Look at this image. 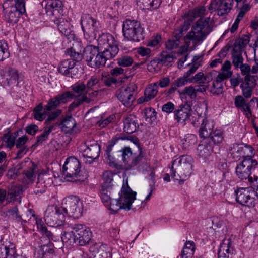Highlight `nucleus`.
<instances>
[{"mask_svg":"<svg viewBox=\"0 0 258 258\" xmlns=\"http://www.w3.org/2000/svg\"><path fill=\"white\" fill-rule=\"evenodd\" d=\"M194 159L188 155L179 156L173 160L170 169V174L172 178L179 180V183L189 178L191 174Z\"/></svg>","mask_w":258,"mask_h":258,"instance_id":"obj_1","label":"nucleus"},{"mask_svg":"<svg viewBox=\"0 0 258 258\" xmlns=\"http://www.w3.org/2000/svg\"><path fill=\"white\" fill-rule=\"evenodd\" d=\"M213 21L209 17L201 18L184 37V41L186 43L192 41L195 44L203 41L212 30Z\"/></svg>","mask_w":258,"mask_h":258,"instance_id":"obj_2","label":"nucleus"},{"mask_svg":"<svg viewBox=\"0 0 258 258\" xmlns=\"http://www.w3.org/2000/svg\"><path fill=\"white\" fill-rule=\"evenodd\" d=\"M3 8L6 21L11 24L17 23L20 17L26 13L24 0H7Z\"/></svg>","mask_w":258,"mask_h":258,"instance_id":"obj_3","label":"nucleus"},{"mask_svg":"<svg viewBox=\"0 0 258 258\" xmlns=\"http://www.w3.org/2000/svg\"><path fill=\"white\" fill-rule=\"evenodd\" d=\"M98 47L104 49L101 52L105 61L114 58L118 53L117 42L114 37L108 33L102 34L98 39Z\"/></svg>","mask_w":258,"mask_h":258,"instance_id":"obj_4","label":"nucleus"},{"mask_svg":"<svg viewBox=\"0 0 258 258\" xmlns=\"http://www.w3.org/2000/svg\"><path fill=\"white\" fill-rule=\"evenodd\" d=\"M123 35L125 39L133 42H139L143 40L144 29L139 21L136 20L126 19L122 25Z\"/></svg>","mask_w":258,"mask_h":258,"instance_id":"obj_5","label":"nucleus"},{"mask_svg":"<svg viewBox=\"0 0 258 258\" xmlns=\"http://www.w3.org/2000/svg\"><path fill=\"white\" fill-rule=\"evenodd\" d=\"M83 207V203L78 197L70 196L63 200L61 209L68 216L78 219L82 215Z\"/></svg>","mask_w":258,"mask_h":258,"instance_id":"obj_6","label":"nucleus"},{"mask_svg":"<svg viewBox=\"0 0 258 258\" xmlns=\"http://www.w3.org/2000/svg\"><path fill=\"white\" fill-rule=\"evenodd\" d=\"M83 58L87 64L92 68H100L104 66L106 63L98 47L92 45H88L84 49Z\"/></svg>","mask_w":258,"mask_h":258,"instance_id":"obj_7","label":"nucleus"},{"mask_svg":"<svg viewBox=\"0 0 258 258\" xmlns=\"http://www.w3.org/2000/svg\"><path fill=\"white\" fill-rule=\"evenodd\" d=\"M82 29L85 38L89 42L96 39L99 23L89 14H84L81 20Z\"/></svg>","mask_w":258,"mask_h":258,"instance_id":"obj_8","label":"nucleus"},{"mask_svg":"<svg viewBox=\"0 0 258 258\" xmlns=\"http://www.w3.org/2000/svg\"><path fill=\"white\" fill-rule=\"evenodd\" d=\"M69 230H73L74 232V243L84 246L88 244L91 239V232L88 228L82 224H71Z\"/></svg>","mask_w":258,"mask_h":258,"instance_id":"obj_9","label":"nucleus"},{"mask_svg":"<svg viewBox=\"0 0 258 258\" xmlns=\"http://www.w3.org/2000/svg\"><path fill=\"white\" fill-rule=\"evenodd\" d=\"M119 195V199H115L113 201L115 203L116 212L121 209L129 210L133 201L136 200V193L133 191L126 184L122 186Z\"/></svg>","mask_w":258,"mask_h":258,"instance_id":"obj_10","label":"nucleus"},{"mask_svg":"<svg viewBox=\"0 0 258 258\" xmlns=\"http://www.w3.org/2000/svg\"><path fill=\"white\" fill-rule=\"evenodd\" d=\"M46 223L51 227L58 226L65 221V215L61 208L49 206L44 215Z\"/></svg>","mask_w":258,"mask_h":258,"instance_id":"obj_11","label":"nucleus"},{"mask_svg":"<svg viewBox=\"0 0 258 258\" xmlns=\"http://www.w3.org/2000/svg\"><path fill=\"white\" fill-rule=\"evenodd\" d=\"M137 87L134 83L120 88L116 92L117 99L126 107H131L135 100V91Z\"/></svg>","mask_w":258,"mask_h":258,"instance_id":"obj_12","label":"nucleus"},{"mask_svg":"<svg viewBox=\"0 0 258 258\" xmlns=\"http://www.w3.org/2000/svg\"><path fill=\"white\" fill-rule=\"evenodd\" d=\"M256 160H243L237 165L235 172L237 177L241 180L248 181V178L251 177V172L257 166Z\"/></svg>","mask_w":258,"mask_h":258,"instance_id":"obj_13","label":"nucleus"},{"mask_svg":"<svg viewBox=\"0 0 258 258\" xmlns=\"http://www.w3.org/2000/svg\"><path fill=\"white\" fill-rule=\"evenodd\" d=\"M80 172L81 165L78 159L74 157L67 158L63 166V175L67 178H77Z\"/></svg>","mask_w":258,"mask_h":258,"instance_id":"obj_14","label":"nucleus"},{"mask_svg":"<svg viewBox=\"0 0 258 258\" xmlns=\"http://www.w3.org/2000/svg\"><path fill=\"white\" fill-rule=\"evenodd\" d=\"M0 84L3 87L15 85L19 78L18 72L15 69L5 67L0 69Z\"/></svg>","mask_w":258,"mask_h":258,"instance_id":"obj_15","label":"nucleus"},{"mask_svg":"<svg viewBox=\"0 0 258 258\" xmlns=\"http://www.w3.org/2000/svg\"><path fill=\"white\" fill-rule=\"evenodd\" d=\"M233 3V0H211L208 9L211 11H216L218 15L222 16L230 12Z\"/></svg>","mask_w":258,"mask_h":258,"instance_id":"obj_16","label":"nucleus"},{"mask_svg":"<svg viewBox=\"0 0 258 258\" xmlns=\"http://www.w3.org/2000/svg\"><path fill=\"white\" fill-rule=\"evenodd\" d=\"M192 109L190 105L187 102L181 104L176 107L174 112V119L177 123L184 124L190 120Z\"/></svg>","mask_w":258,"mask_h":258,"instance_id":"obj_17","label":"nucleus"},{"mask_svg":"<svg viewBox=\"0 0 258 258\" xmlns=\"http://www.w3.org/2000/svg\"><path fill=\"white\" fill-rule=\"evenodd\" d=\"M237 203L248 207L254 206V198L252 197L248 187L238 188L235 191Z\"/></svg>","mask_w":258,"mask_h":258,"instance_id":"obj_18","label":"nucleus"},{"mask_svg":"<svg viewBox=\"0 0 258 258\" xmlns=\"http://www.w3.org/2000/svg\"><path fill=\"white\" fill-rule=\"evenodd\" d=\"M258 76H247L244 78L240 87L243 96L246 98H250L252 94L253 90L257 85Z\"/></svg>","mask_w":258,"mask_h":258,"instance_id":"obj_19","label":"nucleus"},{"mask_svg":"<svg viewBox=\"0 0 258 258\" xmlns=\"http://www.w3.org/2000/svg\"><path fill=\"white\" fill-rule=\"evenodd\" d=\"M100 151V146L97 143L88 144L82 152V156L86 159L85 162L89 164L92 163L99 157Z\"/></svg>","mask_w":258,"mask_h":258,"instance_id":"obj_20","label":"nucleus"},{"mask_svg":"<svg viewBox=\"0 0 258 258\" xmlns=\"http://www.w3.org/2000/svg\"><path fill=\"white\" fill-rule=\"evenodd\" d=\"M46 13L49 15L61 14L63 12V4L60 0H44Z\"/></svg>","mask_w":258,"mask_h":258,"instance_id":"obj_21","label":"nucleus"},{"mask_svg":"<svg viewBox=\"0 0 258 258\" xmlns=\"http://www.w3.org/2000/svg\"><path fill=\"white\" fill-rule=\"evenodd\" d=\"M233 252L230 238L224 239L220 244L218 251L219 258H230Z\"/></svg>","mask_w":258,"mask_h":258,"instance_id":"obj_22","label":"nucleus"},{"mask_svg":"<svg viewBox=\"0 0 258 258\" xmlns=\"http://www.w3.org/2000/svg\"><path fill=\"white\" fill-rule=\"evenodd\" d=\"M158 92V86L157 83H153L149 85L145 89L144 97L139 99L140 103L144 102H148L153 99Z\"/></svg>","mask_w":258,"mask_h":258,"instance_id":"obj_23","label":"nucleus"},{"mask_svg":"<svg viewBox=\"0 0 258 258\" xmlns=\"http://www.w3.org/2000/svg\"><path fill=\"white\" fill-rule=\"evenodd\" d=\"M214 127V122L212 120L204 118L199 131L200 137L205 139L210 136Z\"/></svg>","mask_w":258,"mask_h":258,"instance_id":"obj_24","label":"nucleus"},{"mask_svg":"<svg viewBox=\"0 0 258 258\" xmlns=\"http://www.w3.org/2000/svg\"><path fill=\"white\" fill-rule=\"evenodd\" d=\"M16 254L15 245L9 241L0 243V258H12Z\"/></svg>","mask_w":258,"mask_h":258,"instance_id":"obj_25","label":"nucleus"},{"mask_svg":"<svg viewBox=\"0 0 258 258\" xmlns=\"http://www.w3.org/2000/svg\"><path fill=\"white\" fill-rule=\"evenodd\" d=\"M54 24L57 26L59 31L68 38L73 37V34L70 28V23L64 18L61 17L55 18L54 20Z\"/></svg>","mask_w":258,"mask_h":258,"instance_id":"obj_26","label":"nucleus"},{"mask_svg":"<svg viewBox=\"0 0 258 258\" xmlns=\"http://www.w3.org/2000/svg\"><path fill=\"white\" fill-rule=\"evenodd\" d=\"M127 78L128 77L125 76L124 77H119L118 79H116L114 77L110 76L107 73L103 72L100 79L105 86L110 87L113 84L118 85L124 82Z\"/></svg>","mask_w":258,"mask_h":258,"instance_id":"obj_27","label":"nucleus"},{"mask_svg":"<svg viewBox=\"0 0 258 258\" xmlns=\"http://www.w3.org/2000/svg\"><path fill=\"white\" fill-rule=\"evenodd\" d=\"M88 255L89 258H108L110 253L104 249V246L95 244L90 247Z\"/></svg>","mask_w":258,"mask_h":258,"instance_id":"obj_28","label":"nucleus"},{"mask_svg":"<svg viewBox=\"0 0 258 258\" xmlns=\"http://www.w3.org/2000/svg\"><path fill=\"white\" fill-rule=\"evenodd\" d=\"M53 183L52 179L49 177L47 175H43L42 177H39L38 182L37 183V189L34 191V194L44 193L46 189L50 187Z\"/></svg>","mask_w":258,"mask_h":258,"instance_id":"obj_29","label":"nucleus"},{"mask_svg":"<svg viewBox=\"0 0 258 258\" xmlns=\"http://www.w3.org/2000/svg\"><path fill=\"white\" fill-rule=\"evenodd\" d=\"M111 188H103L101 190V198L102 202L106 206H110V210L116 212L115 203L113 202L115 199L110 198Z\"/></svg>","mask_w":258,"mask_h":258,"instance_id":"obj_30","label":"nucleus"},{"mask_svg":"<svg viewBox=\"0 0 258 258\" xmlns=\"http://www.w3.org/2000/svg\"><path fill=\"white\" fill-rule=\"evenodd\" d=\"M124 131L128 134L134 133L139 127L136 117L130 115L124 120Z\"/></svg>","mask_w":258,"mask_h":258,"instance_id":"obj_31","label":"nucleus"},{"mask_svg":"<svg viewBox=\"0 0 258 258\" xmlns=\"http://www.w3.org/2000/svg\"><path fill=\"white\" fill-rule=\"evenodd\" d=\"M80 47L81 44L76 43V45L70 48L67 49L66 51V54L72 58L74 62H78L83 58V53H81V49H77V47Z\"/></svg>","mask_w":258,"mask_h":258,"instance_id":"obj_32","label":"nucleus"},{"mask_svg":"<svg viewBox=\"0 0 258 258\" xmlns=\"http://www.w3.org/2000/svg\"><path fill=\"white\" fill-rule=\"evenodd\" d=\"M76 62L72 59H65L62 61L58 67L59 73L69 76L72 74V70L74 68Z\"/></svg>","mask_w":258,"mask_h":258,"instance_id":"obj_33","label":"nucleus"},{"mask_svg":"<svg viewBox=\"0 0 258 258\" xmlns=\"http://www.w3.org/2000/svg\"><path fill=\"white\" fill-rule=\"evenodd\" d=\"M6 213L10 219L15 222L20 223L22 226H24L25 224L27 222L26 220H23L22 219L17 206L10 208L7 210Z\"/></svg>","mask_w":258,"mask_h":258,"instance_id":"obj_34","label":"nucleus"},{"mask_svg":"<svg viewBox=\"0 0 258 258\" xmlns=\"http://www.w3.org/2000/svg\"><path fill=\"white\" fill-rule=\"evenodd\" d=\"M61 110L57 109L53 111H50L47 112V117L45 121V124L46 126L53 125V129H55L58 123H55L54 121L61 114Z\"/></svg>","mask_w":258,"mask_h":258,"instance_id":"obj_35","label":"nucleus"},{"mask_svg":"<svg viewBox=\"0 0 258 258\" xmlns=\"http://www.w3.org/2000/svg\"><path fill=\"white\" fill-rule=\"evenodd\" d=\"M47 112L42 104L39 103L33 109L32 115L35 119L42 121L46 118Z\"/></svg>","mask_w":258,"mask_h":258,"instance_id":"obj_36","label":"nucleus"},{"mask_svg":"<svg viewBox=\"0 0 258 258\" xmlns=\"http://www.w3.org/2000/svg\"><path fill=\"white\" fill-rule=\"evenodd\" d=\"M212 152L213 148L209 143H201L197 147L198 155L203 158H207L209 156Z\"/></svg>","mask_w":258,"mask_h":258,"instance_id":"obj_37","label":"nucleus"},{"mask_svg":"<svg viewBox=\"0 0 258 258\" xmlns=\"http://www.w3.org/2000/svg\"><path fill=\"white\" fill-rule=\"evenodd\" d=\"M208 11L205 7L199 6L190 10L188 13V19L191 21L198 17H202L207 14Z\"/></svg>","mask_w":258,"mask_h":258,"instance_id":"obj_38","label":"nucleus"},{"mask_svg":"<svg viewBox=\"0 0 258 258\" xmlns=\"http://www.w3.org/2000/svg\"><path fill=\"white\" fill-rule=\"evenodd\" d=\"M231 64L230 61L229 60L225 61L222 66L221 72L217 77L219 79L223 80L231 77L233 74L232 71H231Z\"/></svg>","mask_w":258,"mask_h":258,"instance_id":"obj_39","label":"nucleus"},{"mask_svg":"<svg viewBox=\"0 0 258 258\" xmlns=\"http://www.w3.org/2000/svg\"><path fill=\"white\" fill-rule=\"evenodd\" d=\"M76 124L75 119L72 117H69L63 119L58 125L61 126V130L63 132L66 133H70L73 130Z\"/></svg>","mask_w":258,"mask_h":258,"instance_id":"obj_40","label":"nucleus"},{"mask_svg":"<svg viewBox=\"0 0 258 258\" xmlns=\"http://www.w3.org/2000/svg\"><path fill=\"white\" fill-rule=\"evenodd\" d=\"M195 250V245L194 241H186L183 248L181 255L182 258H191Z\"/></svg>","mask_w":258,"mask_h":258,"instance_id":"obj_41","label":"nucleus"},{"mask_svg":"<svg viewBox=\"0 0 258 258\" xmlns=\"http://www.w3.org/2000/svg\"><path fill=\"white\" fill-rule=\"evenodd\" d=\"M222 79H219L218 77H216L212 86L210 87L209 91L214 95H219L222 94L223 91V85Z\"/></svg>","mask_w":258,"mask_h":258,"instance_id":"obj_42","label":"nucleus"},{"mask_svg":"<svg viewBox=\"0 0 258 258\" xmlns=\"http://www.w3.org/2000/svg\"><path fill=\"white\" fill-rule=\"evenodd\" d=\"M242 144H233L229 148V153L233 159L239 160L242 157Z\"/></svg>","mask_w":258,"mask_h":258,"instance_id":"obj_43","label":"nucleus"},{"mask_svg":"<svg viewBox=\"0 0 258 258\" xmlns=\"http://www.w3.org/2000/svg\"><path fill=\"white\" fill-rule=\"evenodd\" d=\"M113 174L110 171H106L102 174V187L111 188L113 186Z\"/></svg>","mask_w":258,"mask_h":258,"instance_id":"obj_44","label":"nucleus"},{"mask_svg":"<svg viewBox=\"0 0 258 258\" xmlns=\"http://www.w3.org/2000/svg\"><path fill=\"white\" fill-rule=\"evenodd\" d=\"M180 96L181 99H188L191 100H195L197 97V94L195 92V87L192 86L185 87L180 93Z\"/></svg>","mask_w":258,"mask_h":258,"instance_id":"obj_45","label":"nucleus"},{"mask_svg":"<svg viewBox=\"0 0 258 258\" xmlns=\"http://www.w3.org/2000/svg\"><path fill=\"white\" fill-rule=\"evenodd\" d=\"M175 58L174 52L168 53L167 52H163L158 58V63L162 65L167 66L173 62Z\"/></svg>","mask_w":258,"mask_h":258,"instance_id":"obj_46","label":"nucleus"},{"mask_svg":"<svg viewBox=\"0 0 258 258\" xmlns=\"http://www.w3.org/2000/svg\"><path fill=\"white\" fill-rule=\"evenodd\" d=\"M242 157L243 158V160H256L252 158L254 155V151L253 148L250 145L242 144Z\"/></svg>","mask_w":258,"mask_h":258,"instance_id":"obj_47","label":"nucleus"},{"mask_svg":"<svg viewBox=\"0 0 258 258\" xmlns=\"http://www.w3.org/2000/svg\"><path fill=\"white\" fill-rule=\"evenodd\" d=\"M190 24L188 22L184 21V23L175 30L174 32V37L180 40V39L188 30L190 28Z\"/></svg>","mask_w":258,"mask_h":258,"instance_id":"obj_48","label":"nucleus"},{"mask_svg":"<svg viewBox=\"0 0 258 258\" xmlns=\"http://www.w3.org/2000/svg\"><path fill=\"white\" fill-rule=\"evenodd\" d=\"M211 139L213 143L216 145H220L223 141V131L221 129H216L212 132Z\"/></svg>","mask_w":258,"mask_h":258,"instance_id":"obj_49","label":"nucleus"},{"mask_svg":"<svg viewBox=\"0 0 258 258\" xmlns=\"http://www.w3.org/2000/svg\"><path fill=\"white\" fill-rule=\"evenodd\" d=\"M69 225L66 228V230L61 233V239L63 242L69 243L71 244L74 243V232L73 230H69Z\"/></svg>","mask_w":258,"mask_h":258,"instance_id":"obj_50","label":"nucleus"},{"mask_svg":"<svg viewBox=\"0 0 258 258\" xmlns=\"http://www.w3.org/2000/svg\"><path fill=\"white\" fill-rule=\"evenodd\" d=\"M54 130L53 125L45 126L44 127L43 132L37 137V143L38 144H42L43 142L46 141L50 133Z\"/></svg>","mask_w":258,"mask_h":258,"instance_id":"obj_51","label":"nucleus"},{"mask_svg":"<svg viewBox=\"0 0 258 258\" xmlns=\"http://www.w3.org/2000/svg\"><path fill=\"white\" fill-rule=\"evenodd\" d=\"M116 60L117 64L122 67H130L134 63L133 58L132 56L126 55L118 57Z\"/></svg>","mask_w":258,"mask_h":258,"instance_id":"obj_52","label":"nucleus"},{"mask_svg":"<svg viewBox=\"0 0 258 258\" xmlns=\"http://www.w3.org/2000/svg\"><path fill=\"white\" fill-rule=\"evenodd\" d=\"M181 142L183 148H188L197 142V136L194 134H188L184 136Z\"/></svg>","mask_w":258,"mask_h":258,"instance_id":"obj_53","label":"nucleus"},{"mask_svg":"<svg viewBox=\"0 0 258 258\" xmlns=\"http://www.w3.org/2000/svg\"><path fill=\"white\" fill-rule=\"evenodd\" d=\"M9 56L10 53L7 43L4 40H0V61H3L8 58Z\"/></svg>","mask_w":258,"mask_h":258,"instance_id":"obj_54","label":"nucleus"},{"mask_svg":"<svg viewBox=\"0 0 258 258\" xmlns=\"http://www.w3.org/2000/svg\"><path fill=\"white\" fill-rule=\"evenodd\" d=\"M71 88L74 92L79 95V96L84 95V93L86 92V90L87 89L86 84L82 82L75 83L71 86Z\"/></svg>","mask_w":258,"mask_h":258,"instance_id":"obj_55","label":"nucleus"},{"mask_svg":"<svg viewBox=\"0 0 258 258\" xmlns=\"http://www.w3.org/2000/svg\"><path fill=\"white\" fill-rule=\"evenodd\" d=\"M22 192V190L20 187L12 186L8 192V195L11 200H18L19 203L21 202L20 195Z\"/></svg>","mask_w":258,"mask_h":258,"instance_id":"obj_56","label":"nucleus"},{"mask_svg":"<svg viewBox=\"0 0 258 258\" xmlns=\"http://www.w3.org/2000/svg\"><path fill=\"white\" fill-rule=\"evenodd\" d=\"M61 104L58 97H56L50 99L47 104L45 106L44 109L47 111H50L53 110H56L55 109L60 105Z\"/></svg>","mask_w":258,"mask_h":258,"instance_id":"obj_57","label":"nucleus"},{"mask_svg":"<svg viewBox=\"0 0 258 258\" xmlns=\"http://www.w3.org/2000/svg\"><path fill=\"white\" fill-rule=\"evenodd\" d=\"M208 78V76H205L203 72H198L189 79V82L198 84H204L206 82L209 81Z\"/></svg>","mask_w":258,"mask_h":258,"instance_id":"obj_58","label":"nucleus"},{"mask_svg":"<svg viewBox=\"0 0 258 258\" xmlns=\"http://www.w3.org/2000/svg\"><path fill=\"white\" fill-rule=\"evenodd\" d=\"M99 77L97 75L92 76L87 81L86 86L88 90L94 89L96 86H99Z\"/></svg>","mask_w":258,"mask_h":258,"instance_id":"obj_59","label":"nucleus"},{"mask_svg":"<svg viewBox=\"0 0 258 258\" xmlns=\"http://www.w3.org/2000/svg\"><path fill=\"white\" fill-rule=\"evenodd\" d=\"M87 100V95L84 94L82 96H78L75 100L69 105V110L72 111L75 108L79 107L80 105L85 102Z\"/></svg>","mask_w":258,"mask_h":258,"instance_id":"obj_60","label":"nucleus"},{"mask_svg":"<svg viewBox=\"0 0 258 258\" xmlns=\"http://www.w3.org/2000/svg\"><path fill=\"white\" fill-rule=\"evenodd\" d=\"M198 59V57L197 56H195L192 59V62L191 67L189 69L185 72L183 75L187 79H189V77L193 74L197 70L198 68L200 66V63L198 62H196V61Z\"/></svg>","mask_w":258,"mask_h":258,"instance_id":"obj_61","label":"nucleus"},{"mask_svg":"<svg viewBox=\"0 0 258 258\" xmlns=\"http://www.w3.org/2000/svg\"><path fill=\"white\" fill-rule=\"evenodd\" d=\"M176 110V107L174 104L170 101L164 104L161 107L162 111L166 114H170L173 113Z\"/></svg>","mask_w":258,"mask_h":258,"instance_id":"obj_62","label":"nucleus"},{"mask_svg":"<svg viewBox=\"0 0 258 258\" xmlns=\"http://www.w3.org/2000/svg\"><path fill=\"white\" fill-rule=\"evenodd\" d=\"M139 1H141L147 9H150L151 7L156 9L161 3V0H139Z\"/></svg>","mask_w":258,"mask_h":258,"instance_id":"obj_63","label":"nucleus"},{"mask_svg":"<svg viewBox=\"0 0 258 258\" xmlns=\"http://www.w3.org/2000/svg\"><path fill=\"white\" fill-rule=\"evenodd\" d=\"M238 109L240 110L247 118H250L251 117L252 110L250 108V105L247 101L244 103V105H242Z\"/></svg>","mask_w":258,"mask_h":258,"instance_id":"obj_64","label":"nucleus"}]
</instances>
